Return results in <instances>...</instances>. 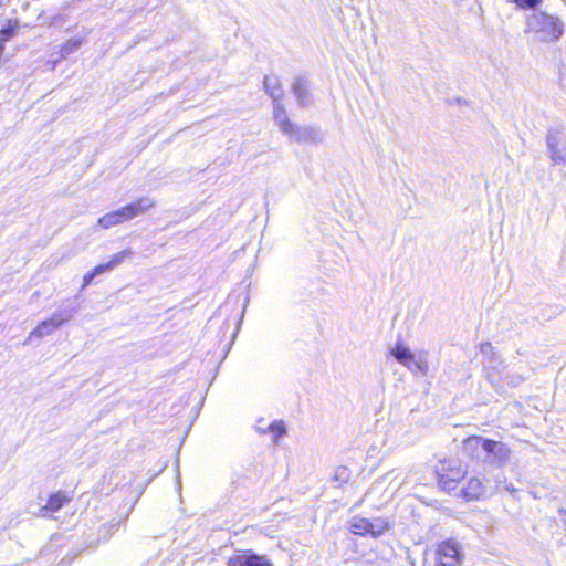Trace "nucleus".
Masks as SVG:
<instances>
[{
    "mask_svg": "<svg viewBox=\"0 0 566 566\" xmlns=\"http://www.w3.org/2000/svg\"><path fill=\"white\" fill-rule=\"evenodd\" d=\"M274 120L280 130L290 139L297 143H316L321 140L319 132L314 127H300L293 124L286 115L283 104H276Z\"/></svg>",
    "mask_w": 566,
    "mask_h": 566,
    "instance_id": "f03ea898",
    "label": "nucleus"
},
{
    "mask_svg": "<svg viewBox=\"0 0 566 566\" xmlns=\"http://www.w3.org/2000/svg\"><path fill=\"white\" fill-rule=\"evenodd\" d=\"M59 326L54 323V321L50 317L45 321H42L29 335L28 339L24 344H28L31 342L33 337L36 338H43L45 336H49L56 331Z\"/></svg>",
    "mask_w": 566,
    "mask_h": 566,
    "instance_id": "dca6fc26",
    "label": "nucleus"
},
{
    "mask_svg": "<svg viewBox=\"0 0 566 566\" xmlns=\"http://www.w3.org/2000/svg\"><path fill=\"white\" fill-rule=\"evenodd\" d=\"M436 562H443L451 566H461L459 544L453 539L442 542L436 553Z\"/></svg>",
    "mask_w": 566,
    "mask_h": 566,
    "instance_id": "6e6552de",
    "label": "nucleus"
},
{
    "mask_svg": "<svg viewBox=\"0 0 566 566\" xmlns=\"http://www.w3.org/2000/svg\"><path fill=\"white\" fill-rule=\"evenodd\" d=\"M485 454L488 461L496 464H503L509 460L510 449L504 443L490 439L486 443Z\"/></svg>",
    "mask_w": 566,
    "mask_h": 566,
    "instance_id": "9d476101",
    "label": "nucleus"
},
{
    "mask_svg": "<svg viewBox=\"0 0 566 566\" xmlns=\"http://www.w3.org/2000/svg\"><path fill=\"white\" fill-rule=\"evenodd\" d=\"M81 42L78 40H70L67 41L61 49V54L63 57H66L72 52L76 51L80 48Z\"/></svg>",
    "mask_w": 566,
    "mask_h": 566,
    "instance_id": "5701e85b",
    "label": "nucleus"
},
{
    "mask_svg": "<svg viewBox=\"0 0 566 566\" xmlns=\"http://www.w3.org/2000/svg\"><path fill=\"white\" fill-rule=\"evenodd\" d=\"M436 566H451L450 564H446L443 562H436Z\"/></svg>",
    "mask_w": 566,
    "mask_h": 566,
    "instance_id": "cd10ccee",
    "label": "nucleus"
},
{
    "mask_svg": "<svg viewBox=\"0 0 566 566\" xmlns=\"http://www.w3.org/2000/svg\"><path fill=\"white\" fill-rule=\"evenodd\" d=\"M406 479L407 476L402 470L394 469L377 480L370 488V491L365 494V497H368L373 493L381 492L384 502H387L401 489L406 483Z\"/></svg>",
    "mask_w": 566,
    "mask_h": 566,
    "instance_id": "7ed1b4c3",
    "label": "nucleus"
},
{
    "mask_svg": "<svg viewBox=\"0 0 566 566\" xmlns=\"http://www.w3.org/2000/svg\"><path fill=\"white\" fill-rule=\"evenodd\" d=\"M263 86L265 92L273 99V111L275 109L276 104H282L281 98L283 96V91L280 84V81L275 76H265L263 81Z\"/></svg>",
    "mask_w": 566,
    "mask_h": 566,
    "instance_id": "ddd939ff",
    "label": "nucleus"
},
{
    "mask_svg": "<svg viewBox=\"0 0 566 566\" xmlns=\"http://www.w3.org/2000/svg\"><path fill=\"white\" fill-rule=\"evenodd\" d=\"M461 478L462 472L459 469L450 470L449 473L440 475L439 484L443 490L451 491L455 489Z\"/></svg>",
    "mask_w": 566,
    "mask_h": 566,
    "instance_id": "f3484780",
    "label": "nucleus"
},
{
    "mask_svg": "<svg viewBox=\"0 0 566 566\" xmlns=\"http://www.w3.org/2000/svg\"><path fill=\"white\" fill-rule=\"evenodd\" d=\"M484 492V485L479 478H470L461 489L462 496L467 501L478 500Z\"/></svg>",
    "mask_w": 566,
    "mask_h": 566,
    "instance_id": "f8f14e48",
    "label": "nucleus"
},
{
    "mask_svg": "<svg viewBox=\"0 0 566 566\" xmlns=\"http://www.w3.org/2000/svg\"><path fill=\"white\" fill-rule=\"evenodd\" d=\"M258 431L265 433L271 432L273 433V440L274 442H277L282 437L286 434V428L282 420H275L271 422L266 429H262L261 427H258Z\"/></svg>",
    "mask_w": 566,
    "mask_h": 566,
    "instance_id": "a211bd4d",
    "label": "nucleus"
},
{
    "mask_svg": "<svg viewBox=\"0 0 566 566\" xmlns=\"http://www.w3.org/2000/svg\"><path fill=\"white\" fill-rule=\"evenodd\" d=\"M412 371H420L422 375H426L427 371H428V365H427V361L419 357L418 359H415L413 358V363H412Z\"/></svg>",
    "mask_w": 566,
    "mask_h": 566,
    "instance_id": "b1692460",
    "label": "nucleus"
},
{
    "mask_svg": "<svg viewBox=\"0 0 566 566\" xmlns=\"http://www.w3.org/2000/svg\"><path fill=\"white\" fill-rule=\"evenodd\" d=\"M390 354L399 364L409 369H412L411 365L413 363L415 355L406 345L400 342L396 343V345L390 349Z\"/></svg>",
    "mask_w": 566,
    "mask_h": 566,
    "instance_id": "4468645a",
    "label": "nucleus"
},
{
    "mask_svg": "<svg viewBox=\"0 0 566 566\" xmlns=\"http://www.w3.org/2000/svg\"><path fill=\"white\" fill-rule=\"evenodd\" d=\"M389 527V523L381 517L368 520L355 516L350 521V530L355 535L379 537Z\"/></svg>",
    "mask_w": 566,
    "mask_h": 566,
    "instance_id": "20e7f679",
    "label": "nucleus"
},
{
    "mask_svg": "<svg viewBox=\"0 0 566 566\" xmlns=\"http://www.w3.org/2000/svg\"><path fill=\"white\" fill-rule=\"evenodd\" d=\"M525 32L541 42L557 41L564 33V24L559 18L543 11L533 12L527 17Z\"/></svg>",
    "mask_w": 566,
    "mask_h": 566,
    "instance_id": "f257e3e1",
    "label": "nucleus"
},
{
    "mask_svg": "<svg viewBox=\"0 0 566 566\" xmlns=\"http://www.w3.org/2000/svg\"><path fill=\"white\" fill-rule=\"evenodd\" d=\"M1 42H6L8 41L9 39H11L14 33H15V27H7V28H3L1 31Z\"/></svg>",
    "mask_w": 566,
    "mask_h": 566,
    "instance_id": "a878e982",
    "label": "nucleus"
},
{
    "mask_svg": "<svg viewBox=\"0 0 566 566\" xmlns=\"http://www.w3.org/2000/svg\"><path fill=\"white\" fill-rule=\"evenodd\" d=\"M132 255L133 251L130 249H125L114 254L108 262L96 265L92 271H90L83 276L82 289L88 286L96 276L114 270L116 266L122 264L126 259L130 258Z\"/></svg>",
    "mask_w": 566,
    "mask_h": 566,
    "instance_id": "423d86ee",
    "label": "nucleus"
},
{
    "mask_svg": "<svg viewBox=\"0 0 566 566\" xmlns=\"http://www.w3.org/2000/svg\"><path fill=\"white\" fill-rule=\"evenodd\" d=\"M77 312V307H64L59 311H56L51 318L54 321V323L61 327L63 324L67 323L72 319L74 314Z\"/></svg>",
    "mask_w": 566,
    "mask_h": 566,
    "instance_id": "6ab92c4d",
    "label": "nucleus"
},
{
    "mask_svg": "<svg viewBox=\"0 0 566 566\" xmlns=\"http://www.w3.org/2000/svg\"><path fill=\"white\" fill-rule=\"evenodd\" d=\"M546 145L553 165L566 164V135L559 128H549L546 135Z\"/></svg>",
    "mask_w": 566,
    "mask_h": 566,
    "instance_id": "39448f33",
    "label": "nucleus"
},
{
    "mask_svg": "<svg viewBox=\"0 0 566 566\" xmlns=\"http://www.w3.org/2000/svg\"><path fill=\"white\" fill-rule=\"evenodd\" d=\"M228 566H273L264 555H258L251 551L231 557Z\"/></svg>",
    "mask_w": 566,
    "mask_h": 566,
    "instance_id": "1a4fd4ad",
    "label": "nucleus"
},
{
    "mask_svg": "<svg viewBox=\"0 0 566 566\" xmlns=\"http://www.w3.org/2000/svg\"><path fill=\"white\" fill-rule=\"evenodd\" d=\"M66 501V496L62 495L61 493L53 494L50 496L43 510L49 512H56L64 505Z\"/></svg>",
    "mask_w": 566,
    "mask_h": 566,
    "instance_id": "412c9836",
    "label": "nucleus"
},
{
    "mask_svg": "<svg viewBox=\"0 0 566 566\" xmlns=\"http://www.w3.org/2000/svg\"><path fill=\"white\" fill-rule=\"evenodd\" d=\"M336 479L337 480H346L347 479V469L338 468L336 471Z\"/></svg>",
    "mask_w": 566,
    "mask_h": 566,
    "instance_id": "bb28decb",
    "label": "nucleus"
},
{
    "mask_svg": "<svg viewBox=\"0 0 566 566\" xmlns=\"http://www.w3.org/2000/svg\"><path fill=\"white\" fill-rule=\"evenodd\" d=\"M522 9H534L542 0H513Z\"/></svg>",
    "mask_w": 566,
    "mask_h": 566,
    "instance_id": "393cba45",
    "label": "nucleus"
},
{
    "mask_svg": "<svg viewBox=\"0 0 566 566\" xmlns=\"http://www.w3.org/2000/svg\"><path fill=\"white\" fill-rule=\"evenodd\" d=\"M480 352H481V355L485 359H489L488 360L489 366L491 368H494L493 364L496 361L497 358H496V354L494 352L493 346L490 343L481 344Z\"/></svg>",
    "mask_w": 566,
    "mask_h": 566,
    "instance_id": "4be33fe9",
    "label": "nucleus"
},
{
    "mask_svg": "<svg viewBox=\"0 0 566 566\" xmlns=\"http://www.w3.org/2000/svg\"><path fill=\"white\" fill-rule=\"evenodd\" d=\"M293 92L297 99V103L302 107H307L311 105V96L308 93V84L307 81L303 77H297L293 83Z\"/></svg>",
    "mask_w": 566,
    "mask_h": 566,
    "instance_id": "2eb2a0df",
    "label": "nucleus"
},
{
    "mask_svg": "<svg viewBox=\"0 0 566 566\" xmlns=\"http://www.w3.org/2000/svg\"><path fill=\"white\" fill-rule=\"evenodd\" d=\"M564 518H565V521H566V512L564 513Z\"/></svg>",
    "mask_w": 566,
    "mask_h": 566,
    "instance_id": "c756f323",
    "label": "nucleus"
},
{
    "mask_svg": "<svg viewBox=\"0 0 566 566\" xmlns=\"http://www.w3.org/2000/svg\"><path fill=\"white\" fill-rule=\"evenodd\" d=\"M177 484L180 485V478L177 476Z\"/></svg>",
    "mask_w": 566,
    "mask_h": 566,
    "instance_id": "c85d7f7f",
    "label": "nucleus"
},
{
    "mask_svg": "<svg viewBox=\"0 0 566 566\" xmlns=\"http://www.w3.org/2000/svg\"><path fill=\"white\" fill-rule=\"evenodd\" d=\"M155 206V202L151 198L144 197L139 198L136 201H133L125 207L117 209V214L119 217L120 223L127 222L137 216H140L148 211L150 208Z\"/></svg>",
    "mask_w": 566,
    "mask_h": 566,
    "instance_id": "0eeeda50",
    "label": "nucleus"
},
{
    "mask_svg": "<svg viewBox=\"0 0 566 566\" xmlns=\"http://www.w3.org/2000/svg\"><path fill=\"white\" fill-rule=\"evenodd\" d=\"M489 440L476 436L469 437L463 441V450L473 458H480L481 452L485 453Z\"/></svg>",
    "mask_w": 566,
    "mask_h": 566,
    "instance_id": "9b49d317",
    "label": "nucleus"
},
{
    "mask_svg": "<svg viewBox=\"0 0 566 566\" xmlns=\"http://www.w3.org/2000/svg\"><path fill=\"white\" fill-rule=\"evenodd\" d=\"M98 226L103 229H109L112 227L122 224L117 211L114 210L101 217L97 221Z\"/></svg>",
    "mask_w": 566,
    "mask_h": 566,
    "instance_id": "aec40b11",
    "label": "nucleus"
}]
</instances>
